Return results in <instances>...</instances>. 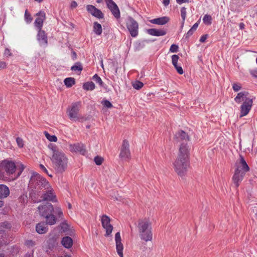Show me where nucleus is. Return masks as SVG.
<instances>
[{
    "label": "nucleus",
    "instance_id": "7ed1b4c3",
    "mask_svg": "<svg viewBox=\"0 0 257 257\" xmlns=\"http://www.w3.org/2000/svg\"><path fill=\"white\" fill-rule=\"evenodd\" d=\"M49 183L46 180L39 174L33 173L31 177L28 188L30 190V196L32 199H37V196H40V193L44 189L49 187Z\"/></svg>",
    "mask_w": 257,
    "mask_h": 257
},
{
    "label": "nucleus",
    "instance_id": "bf43d9fd",
    "mask_svg": "<svg viewBox=\"0 0 257 257\" xmlns=\"http://www.w3.org/2000/svg\"><path fill=\"white\" fill-rule=\"evenodd\" d=\"M198 23H195L192 27L191 28V30H192L194 32L197 29V27H198Z\"/></svg>",
    "mask_w": 257,
    "mask_h": 257
},
{
    "label": "nucleus",
    "instance_id": "9b49d317",
    "mask_svg": "<svg viewBox=\"0 0 257 257\" xmlns=\"http://www.w3.org/2000/svg\"><path fill=\"white\" fill-rule=\"evenodd\" d=\"M130 145L128 141L124 140L123 141L119 154V157L123 160L129 159L131 156L130 151Z\"/></svg>",
    "mask_w": 257,
    "mask_h": 257
},
{
    "label": "nucleus",
    "instance_id": "473e14b6",
    "mask_svg": "<svg viewBox=\"0 0 257 257\" xmlns=\"http://www.w3.org/2000/svg\"><path fill=\"white\" fill-rule=\"evenodd\" d=\"M19 202L22 205H25L28 202V197L26 194H23L19 198Z\"/></svg>",
    "mask_w": 257,
    "mask_h": 257
},
{
    "label": "nucleus",
    "instance_id": "8fccbe9b",
    "mask_svg": "<svg viewBox=\"0 0 257 257\" xmlns=\"http://www.w3.org/2000/svg\"><path fill=\"white\" fill-rule=\"evenodd\" d=\"M179 59V56L177 55H173L172 56V61L173 63H177Z\"/></svg>",
    "mask_w": 257,
    "mask_h": 257
},
{
    "label": "nucleus",
    "instance_id": "bb28decb",
    "mask_svg": "<svg viewBox=\"0 0 257 257\" xmlns=\"http://www.w3.org/2000/svg\"><path fill=\"white\" fill-rule=\"evenodd\" d=\"M25 168V166L21 163H17L16 164V170L17 169L18 172L16 175H14L15 180L17 179L22 174L24 169Z\"/></svg>",
    "mask_w": 257,
    "mask_h": 257
},
{
    "label": "nucleus",
    "instance_id": "79ce46f5",
    "mask_svg": "<svg viewBox=\"0 0 257 257\" xmlns=\"http://www.w3.org/2000/svg\"><path fill=\"white\" fill-rule=\"evenodd\" d=\"M232 89L235 92H237L241 89V85L238 83H234L232 84Z\"/></svg>",
    "mask_w": 257,
    "mask_h": 257
},
{
    "label": "nucleus",
    "instance_id": "de8ad7c7",
    "mask_svg": "<svg viewBox=\"0 0 257 257\" xmlns=\"http://www.w3.org/2000/svg\"><path fill=\"white\" fill-rule=\"evenodd\" d=\"M178 50V46L175 44H172L170 48V51L173 53H176Z\"/></svg>",
    "mask_w": 257,
    "mask_h": 257
},
{
    "label": "nucleus",
    "instance_id": "603ef678",
    "mask_svg": "<svg viewBox=\"0 0 257 257\" xmlns=\"http://www.w3.org/2000/svg\"><path fill=\"white\" fill-rule=\"evenodd\" d=\"M1 226L3 227L7 228V229L10 228L11 227V224L8 222H5L2 223Z\"/></svg>",
    "mask_w": 257,
    "mask_h": 257
},
{
    "label": "nucleus",
    "instance_id": "e433bc0d",
    "mask_svg": "<svg viewBox=\"0 0 257 257\" xmlns=\"http://www.w3.org/2000/svg\"><path fill=\"white\" fill-rule=\"evenodd\" d=\"M133 87L136 89H140L144 85V84L140 81H136L132 83Z\"/></svg>",
    "mask_w": 257,
    "mask_h": 257
},
{
    "label": "nucleus",
    "instance_id": "774afa93",
    "mask_svg": "<svg viewBox=\"0 0 257 257\" xmlns=\"http://www.w3.org/2000/svg\"><path fill=\"white\" fill-rule=\"evenodd\" d=\"M243 26H244V25L242 23L240 24V28L241 29H242L243 28Z\"/></svg>",
    "mask_w": 257,
    "mask_h": 257
},
{
    "label": "nucleus",
    "instance_id": "a211bd4d",
    "mask_svg": "<svg viewBox=\"0 0 257 257\" xmlns=\"http://www.w3.org/2000/svg\"><path fill=\"white\" fill-rule=\"evenodd\" d=\"M86 9L93 16L98 19H102L103 18V14L101 11L96 9L94 6L88 5L86 6Z\"/></svg>",
    "mask_w": 257,
    "mask_h": 257
},
{
    "label": "nucleus",
    "instance_id": "4be33fe9",
    "mask_svg": "<svg viewBox=\"0 0 257 257\" xmlns=\"http://www.w3.org/2000/svg\"><path fill=\"white\" fill-rule=\"evenodd\" d=\"M170 19L168 17H162L150 20L152 24L159 25H164L169 21Z\"/></svg>",
    "mask_w": 257,
    "mask_h": 257
},
{
    "label": "nucleus",
    "instance_id": "b1692460",
    "mask_svg": "<svg viewBox=\"0 0 257 257\" xmlns=\"http://www.w3.org/2000/svg\"><path fill=\"white\" fill-rule=\"evenodd\" d=\"M36 230L38 233L44 234L47 232L48 228L47 224L44 222H41L37 224Z\"/></svg>",
    "mask_w": 257,
    "mask_h": 257
},
{
    "label": "nucleus",
    "instance_id": "6e6d98bb",
    "mask_svg": "<svg viewBox=\"0 0 257 257\" xmlns=\"http://www.w3.org/2000/svg\"><path fill=\"white\" fill-rule=\"evenodd\" d=\"M194 33V31L191 30V29L188 31V32L187 33V34L185 35L186 38H187L191 36L193 33Z\"/></svg>",
    "mask_w": 257,
    "mask_h": 257
},
{
    "label": "nucleus",
    "instance_id": "ddd939ff",
    "mask_svg": "<svg viewBox=\"0 0 257 257\" xmlns=\"http://www.w3.org/2000/svg\"><path fill=\"white\" fill-rule=\"evenodd\" d=\"M38 210L40 215L45 217L50 214H51L54 208L53 205L51 203H46L43 205L39 206Z\"/></svg>",
    "mask_w": 257,
    "mask_h": 257
},
{
    "label": "nucleus",
    "instance_id": "338daca9",
    "mask_svg": "<svg viewBox=\"0 0 257 257\" xmlns=\"http://www.w3.org/2000/svg\"><path fill=\"white\" fill-rule=\"evenodd\" d=\"M172 64L173 65V66H174V67L175 68H176V67H177L178 66L177 65V63H173Z\"/></svg>",
    "mask_w": 257,
    "mask_h": 257
},
{
    "label": "nucleus",
    "instance_id": "423d86ee",
    "mask_svg": "<svg viewBox=\"0 0 257 257\" xmlns=\"http://www.w3.org/2000/svg\"><path fill=\"white\" fill-rule=\"evenodd\" d=\"M80 108V103L75 102L67 109L68 115L71 120L77 121L82 118L79 113Z\"/></svg>",
    "mask_w": 257,
    "mask_h": 257
},
{
    "label": "nucleus",
    "instance_id": "e2e57ef3",
    "mask_svg": "<svg viewBox=\"0 0 257 257\" xmlns=\"http://www.w3.org/2000/svg\"><path fill=\"white\" fill-rule=\"evenodd\" d=\"M40 166L41 169L43 171H44L45 173L48 174L47 170L46 169V168L43 165H40Z\"/></svg>",
    "mask_w": 257,
    "mask_h": 257
},
{
    "label": "nucleus",
    "instance_id": "c756f323",
    "mask_svg": "<svg viewBox=\"0 0 257 257\" xmlns=\"http://www.w3.org/2000/svg\"><path fill=\"white\" fill-rule=\"evenodd\" d=\"M95 86L93 82H88L85 83L83 85V88L86 90H93L95 89Z\"/></svg>",
    "mask_w": 257,
    "mask_h": 257
},
{
    "label": "nucleus",
    "instance_id": "052dcab7",
    "mask_svg": "<svg viewBox=\"0 0 257 257\" xmlns=\"http://www.w3.org/2000/svg\"><path fill=\"white\" fill-rule=\"evenodd\" d=\"M170 3V0H163V3L165 6H167Z\"/></svg>",
    "mask_w": 257,
    "mask_h": 257
},
{
    "label": "nucleus",
    "instance_id": "5fc2aeb1",
    "mask_svg": "<svg viewBox=\"0 0 257 257\" xmlns=\"http://www.w3.org/2000/svg\"><path fill=\"white\" fill-rule=\"evenodd\" d=\"M207 37H208V35H202L200 39V42H204L205 41V40H206V39L207 38Z\"/></svg>",
    "mask_w": 257,
    "mask_h": 257
},
{
    "label": "nucleus",
    "instance_id": "09e8293b",
    "mask_svg": "<svg viewBox=\"0 0 257 257\" xmlns=\"http://www.w3.org/2000/svg\"><path fill=\"white\" fill-rule=\"evenodd\" d=\"M25 244L28 247H32L36 244L35 242L33 241L32 240H27L25 242Z\"/></svg>",
    "mask_w": 257,
    "mask_h": 257
},
{
    "label": "nucleus",
    "instance_id": "aec40b11",
    "mask_svg": "<svg viewBox=\"0 0 257 257\" xmlns=\"http://www.w3.org/2000/svg\"><path fill=\"white\" fill-rule=\"evenodd\" d=\"M37 40L39 41L40 45L46 46L47 45V36L44 31L42 30H38V33L37 34Z\"/></svg>",
    "mask_w": 257,
    "mask_h": 257
},
{
    "label": "nucleus",
    "instance_id": "4d7b16f0",
    "mask_svg": "<svg viewBox=\"0 0 257 257\" xmlns=\"http://www.w3.org/2000/svg\"><path fill=\"white\" fill-rule=\"evenodd\" d=\"M7 64L4 61H0V68L4 69L6 67Z\"/></svg>",
    "mask_w": 257,
    "mask_h": 257
},
{
    "label": "nucleus",
    "instance_id": "0e129e2a",
    "mask_svg": "<svg viewBox=\"0 0 257 257\" xmlns=\"http://www.w3.org/2000/svg\"><path fill=\"white\" fill-rule=\"evenodd\" d=\"M250 73H251V75H252L253 76H254L255 77H257V71L252 70L250 71Z\"/></svg>",
    "mask_w": 257,
    "mask_h": 257
},
{
    "label": "nucleus",
    "instance_id": "680f3d73",
    "mask_svg": "<svg viewBox=\"0 0 257 257\" xmlns=\"http://www.w3.org/2000/svg\"><path fill=\"white\" fill-rule=\"evenodd\" d=\"M178 4H181L184 3L188 2L189 0H176Z\"/></svg>",
    "mask_w": 257,
    "mask_h": 257
},
{
    "label": "nucleus",
    "instance_id": "20e7f679",
    "mask_svg": "<svg viewBox=\"0 0 257 257\" xmlns=\"http://www.w3.org/2000/svg\"><path fill=\"white\" fill-rule=\"evenodd\" d=\"M16 164L11 160H4L0 162V179L4 181L15 180Z\"/></svg>",
    "mask_w": 257,
    "mask_h": 257
},
{
    "label": "nucleus",
    "instance_id": "69168bd1",
    "mask_svg": "<svg viewBox=\"0 0 257 257\" xmlns=\"http://www.w3.org/2000/svg\"><path fill=\"white\" fill-rule=\"evenodd\" d=\"M4 199V198H1L0 197V207H2L4 205V201L3 199Z\"/></svg>",
    "mask_w": 257,
    "mask_h": 257
},
{
    "label": "nucleus",
    "instance_id": "dca6fc26",
    "mask_svg": "<svg viewBox=\"0 0 257 257\" xmlns=\"http://www.w3.org/2000/svg\"><path fill=\"white\" fill-rule=\"evenodd\" d=\"M245 173L244 172L239 171L238 169L235 170L232 180L236 187H238L239 183L242 181Z\"/></svg>",
    "mask_w": 257,
    "mask_h": 257
},
{
    "label": "nucleus",
    "instance_id": "13d9d810",
    "mask_svg": "<svg viewBox=\"0 0 257 257\" xmlns=\"http://www.w3.org/2000/svg\"><path fill=\"white\" fill-rule=\"evenodd\" d=\"M77 4L75 1H72L71 3V8L73 9L76 8Z\"/></svg>",
    "mask_w": 257,
    "mask_h": 257
},
{
    "label": "nucleus",
    "instance_id": "37998d69",
    "mask_svg": "<svg viewBox=\"0 0 257 257\" xmlns=\"http://www.w3.org/2000/svg\"><path fill=\"white\" fill-rule=\"evenodd\" d=\"M101 104L106 108H111L112 107V105L111 102L107 100H103L101 101Z\"/></svg>",
    "mask_w": 257,
    "mask_h": 257
},
{
    "label": "nucleus",
    "instance_id": "2f4dec72",
    "mask_svg": "<svg viewBox=\"0 0 257 257\" xmlns=\"http://www.w3.org/2000/svg\"><path fill=\"white\" fill-rule=\"evenodd\" d=\"M181 12V16L182 18V22H181V28H183L184 25L186 17V9L185 7H182L180 10Z\"/></svg>",
    "mask_w": 257,
    "mask_h": 257
},
{
    "label": "nucleus",
    "instance_id": "c9c22d12",
    "mask_svg": "<svg viewBox=\"0 0 257 257\" xmlns=\"http://www.w3.org/2000/svg\"><path fill=\"white\" fill-rule=\"evenodd\" d=\"M110 11L115 18L118 19L120 17V12L117 6L111 9Z\"/></svg>",
    "mask_w": 257,
    "mask_h": 257
},
{
    "label": "nucleus",
    "instance_id": "39448f33",
    "mask_svg": "<svg viewBox=\"0 0 257 257\" xmlns=\"http://www.w3.org/2000/svg\"><path fill=\"white\" fill-rule=\"evenodd\" d=\"M139 236L141 239L149 241L153 239L151 223L148 218L140 219L138 225Z\"/></svg>",
    "mask_w": 257,
    "mask_h": 257
},
{
    "label": "nucleus",
    "instance_id": "a19ab883",
    "mask_svg": "<svg viewBox=\"0 0 257 257\" xmlns=\"http://www.w3.org/2000/svg\"><path fill=\"white\" fill-rule=\"evenodd\" d=\"M108 8L111 10L117 6L112 0H106Z\"/></svg>",
    "mask_w": 257,
    "mask_h": 257
},
{
    "label": "nucleus",
    "instance_id": "9d476101",
    "mask_svg": "<svg viewBox=\"0 0 257 257\" xmlns=\"http://www.w3.org/2000/svg\"><path fill=\"white\" fill-rule=\"evenodd\" d=\"M102 225L105 229L106 236H109L112 232L113 226L110 224V218L106 215H103L101 219Z\"/></svg>",
    "mask_w": 257,
    "mask_h": 257
},
{
    "label": "nucleus",
    "instance_id": "49530a36",
    "mask_svg": "<svg viewBox=\"0 0 257 257\" xmlns=\"http://www.w3.org/2000/svg\"><path fill=\"white\" fill-rule=\"evenodd\" d=\"M16 142H17L18 146L20 148L23 147L24 144V141L22 139H21V138L18 137L16 139Z\"/></svg>",
    "mask_w": 257,
    "mask_h": 257
},
{
    "label": "nucleus",
    "instance_id": "6e6552de",
    "mask_svg": "<svg viewBox=\"0 0 257 257\" xmlns=\"http://www.w3.org/2000/svg\"><path fill=\"white\" fill-rule=\"evenodd\" d=\"M40 194V196H37V198L40 197L43 200L51 201L52 202L57 201L56 195L54 194L53 190L50 184H49V187L42 191Z\"/></svg>",
    "mask_w": 257,
    "mask_h": 257
},
{
    "label": "nucleus",
    "instance_id": "a18cd8bd",
    "mask_svg": "<svg viewBox=\"0 0 257 257\" xmlns=\"http://www.w3.org/2000/svg\"><path fill=\"white\" fill-rule=\"evenodd\" d=\"M55 212L56 214H57L58 215V216L59 218H63V214L62 210L61 208H56L55 209Z\"/></svg>",
    "mask_w": 257,
    "mask_h": 257
},
{
    "label": "nucleus",
    "instance_id": "6ab92c4d",
    "mask_svg": "<svg viewBox=\"0 0 257 257\" xmlns=\"http://www.w3.org/2000/svg\"><path fill=\"white\" fill-rule=\"evenodd\" d=\"M69 149L71 152H79L82 155H85L86 152L85 146L80 143L70 145Z\"/></svg>",
    "mask_w": 257,
    "mask_h": 257
},
{
    "label": "nucleus",
    "instance_id": "3c124183",
    "mask_svg": "<svg viewBox=\"0 0 257 257\" xmlns=\"http://www.w3.org/2000/svg\"><path fill=\"white\" fill-rule=\"evenodd\" d=\"M5 56L7 57L11 56L12 55V53L11 52V50L8 48H6L4 52Z\"/></svg>",
    "mask_w": 257,
    "mask_h": 257
},
{
    "label": "nucleus",
    "instance_id": "5701e85b",
    "mask_svg": "<svg viewBox=\"0 0 257 257\" xmlns=\"http://www.w3.org/2000/svg\"><path fill=\"white\" fill-rule=\"evenodd\" d=\"M248 92L247 91H242L238 93L237 96L234 98V101L237 103H240L241 101H245L246 98H249L247 97Z\"/></svg>",
    "mask_w": 257,
    "mask_h": 257
},
{
    "label": "nucleus",
    "instance_id": "4468645a",
    "mask_svg": "<svg viewBox=\"0 0 257 257\" xmlns=\"http://www.w3.org/2000/svg\"><path fill=\"white\" fill-rule=\"evenodd\" d=\"M235 165V170L238 169L239 171L244 172V173H246L249 170V168L248 165L246 163L243 157L241 155H240L239 160L236 162Z\"/></svg>",
    "mask_w": 257,
    "mask_h": 257
},
{
    "label": "nucleus",
    "instance_id": "412c9836",
    "mask_svg": "<svg viewBox=\"0 0 257 257\" xmlns=\"http://www.w3.org/2000/svg\"><path fill=\"white\" fill-rule=\"evenodd\" d=\"M148 33L152 36H162L166 34V30L164 29H150L147 30Z\"/></svg>",
    "mask_w": 257,
    "mask_h": 257
},
{
    "label": "nucleus",
    "instance_id": "58836bf2",
    "mask_svg": "<svg viewBox=\"0 0 257 257\" xmlns=\"http://www.w3.org/2000/svg\"><path fill=\"white\" fill-rule=\"evenodd\" d=\"M71 69L72 71H81L82 70V67L80 63H77L74 65L72 66L71 67Z\"/></svg>",
    "mask_w": 257,
    "mask_h": 257
},
{
    "label": "nucleus",
    "instance_id": "864d4df0",
    "mask_svg": "<svg viewBox=\"0 0 257 257\" xmlns=\"http://www.w3.org/2000/svg\"><path fill=\"white\" fill-rule=\"evenodd\" d=\"M175 69L179 74H182L183 73V69L181 66H178Z\"/></svg>",
    "mask_w": 257,
    "mask_h": 257
},
{
    "label": "nucleus",
    "instance_id": "f3484780",
    "mask_svg": "<svg viewBox=\"0 0 257 257\" xmlns=\"http://www.w3.org/2000/svg\"><path fill=\"white\" fill-rule=\"evenodd\" d=\"M37 16H39L35 21L34 24L35 27L38 30H42L44 21L45 19L46 14L44 12L40 11L37 14Z\"/></svg>",
    "mask_w": 257,
    "mask_h": 257
},
{
    "label": "nucleus",
    "instance_id": "f03ea898",
    "mask_svg": "<svg viewBox=\"0 0 257 257\" xmlns=\"http://www.w3.org/2000/svg\"><path fill=\"white\" fill-rule=\"evenodd\" d=\"M48 148L52 155L51 160L54 168L58 173H63L67 169L68 166V159L66 156L54 144H49Z\"/></svg>",
    "mask_w": 257,
    "mask_h": 257
},
{
    "label": "nucleus",
    "instance_id": "c03bdc74",
    "mask_svg": "<svg viewBox=\"0 0 257 257\" xmlns=\"http://www.w3.org/2000/svg\"><path fill=\"white\" fill-rule=\"evenodd\" d=\"M94 161L95 164L97 165H100L103 161V159L99 156H96L94 158Z\"/></svg>",
    "mask_w": 257,
    "mask_h": 257
},
{
    "label": "nucleus",
    "instance_id": "f8f14e48",
    "mask_svg": "<svg viewBox=\"0 0 257 257\" xmlns=\"http://www.w3.org/2000/svg\"><path fill=\"white\" fill-rule=\"evenodd\" d=\"M174 139L176 142L180 143V146L182 144H186L187 146L188 147V149H189L187 142L189 141V138L188 136L185 132L183 131H179L175 135Z\"/></svg>",
    "mask_w": 257,
    "mask_h": 257
},
{
    "label": "nucleus",
    "instance_id": "7c9ffc66",
    "mask_svg": "<svg viewBox=\"0 0 257 257\" xmlns=\"http://www.w3.org/2000/svg\"><path fill=\"white\" fill-rule=\"evenodd\" d=\"M64 82L67 87H71L75 84V81L74 78L68 77L65 79Z\"/></svg>",
    "mask_w": 257,
    "mask_h": 257
},
{
    "label": "nucleus",
    "instance_id": "4c0bfd02",
    "mask_svg": "<svg viewBox=\"0 0 257 257\" xmlns=\"http://www.w3.org/2000/svg\"><path fill=\"white\" fill-rule=\"evenodd\" d=\"M92 79L94 81L98 83L100 86H103V82L101 78L97 74H95L93 76Z\"/></svg>",
    "mask_w": 257,
    "mask_h": 257
},
{
    "label": "nucleus",
    "instance_id": "f704fd0d",
    "mask_svg": "<svg viewBox=\"0 0 257 257\" xmlns=\"http://www.w3.org/2000/svg\"><path fill=\"white\" fill-rule=\"evenodd\" d=\"M203 21L206 25H210L212 23V18L211 16L205 15L203 18Z\"/></svg>",
    "mask_w": 257,
    "mask_h": 257
},
{
    "label": "nucleus",
    "instance_id": "0eeeda50",
    "mask_svg": "<svg viewBox=\"0 0 257 257\" xmlns=\"http://www.w3.org/2000/svg\"><path fill=\"white\" fill-rule=\"evenodd\" d=\"M126 25L132 37H136L138 35L139 25L133 18L129 17L127 19Z\"/></svg>",
    "mask_w": 257,
    "mask_h": 257
},
{
    "label": "nucleus",
    "instance_id": "72a5a7b5",
    "mask_svg": "<svg viewBox=\"0 0 257 257\" xmlns=\"http://www.w3.org/2000/svg\"><path fill=\"white\" fill-rule=\"evenodd\" d=\"M44 134L46 138L50 142H56L57 138L55 135H50L48 132H45Z\"/></svg>",
    "mask_w": 257,
    "mask_h": 257
},
{
    "label": "nucleus",
    "instance_id": "cd10ccee",
    "mask_svg": "<svg viewBox=\"0 0 257 257\" xmlns=\"http://www.w3.org/2000/svg\"><path fill=\"white\" fill-rule=\"evenodd\" d=\"M46 219L47 224L49 225H53L56 222V218L55 216L51 214L45 216Z\"/></svg>",
    "mask_w": 257,
    "mask_h": 257
},
{
    "label": "nucleus",
    "instance_id": "f257e3e1",
    "mask_svg": "<svg viewBox=\"0 0 257 257\" xmlns=\"http://www.w3.org/2000/svg\"><path fill=\"white\" fill-rule=\"evenodd\" d=\"M189 151L186 144H182L179 147L178 156L174 163V168L180 177L185 176L189 167Z\"/></svg>",
    "mask_w": 257,
    "mask_h": 257
},
{
    "label": "nucleus",
    "instance_id": "393cba45",
    "mask_svg": "<svg viewBox=\"0 0 257 257\" xmlns=\"http://www.w3.org/2000/svg\"><path fill=\"white\" fill-rule=\"evenodd\" d=\"M10 195V189L6 185H0V197L6 198Z\"/></svg>",
    "mask_w": 257,
    "mask_h": 257
},
{
    "label": "nucleus",
    "instance_id": "a878e982",
    "mask_svg": "<svg viewBox=\"0 0 257 257\" xmlns=\"http://www.w3.org/2000/svg\"><path fill=\"white\" fill-rule=\"evenodd\" d=\"M61 243L65 248H69L73 245V240L69 236H65L62 238Z\"/></svg>",
    "mask_w": 257,
    "mask_h": 257
},
{
    "label": "nucleus",
    "instance_id": "2eb2a0df",
    "mask_svg": "<svg viewBox=\"0 0 257 257\" xmlns=\"http://www.w3.org/2000/svg\"><path fill=\"white\" fill-rule=\"evenodd\" d=\"M115 241L116 244V249L118 255L120 257H123V246L121 243V238L119 232L115 235Z\"/></svg>",
    "mask_w": 257,
    "mask_h": 257
},
{
    "label": "nucleus",
    "instance_id": "1a4fd4ad",
    "mask_svg": "<svg viewBox=\"0 0 257 257\" xmlns=\"http://www.w3.org/2000/svg\"><path fill=\"white\" fill-rule=\"evenodd\" d=\"M252 99L246 98L240 106V117L246 115L251 109L252 105Z\"/></svg>",
    "mask_w": 257,
    "mask_h": 257
},
{
    "label": "nucleus",
    "instance_id": "c85d7f7f",
    "mask_svg": "<svg viewBox=\"0 0 257 257\" xmlns=\"http://www.w3.org/2000/svg\"><path fill=\"white\" fill-rule=\"evenodd\" d=\"M93 31L97 35H100L102 33L101 25L97 22L94 23Z\"/></svg>",
    "mask_w": 257,
    "mask_h": 257
},
{
    "label": "nucleus",
    "instance_id": "ea45409f",
    "mask_svg": "<svg viewBox=\"0 0 257 257\" xmlns=\"http://www.w3.org/2000/svg\"><path fill=\"white\" fill-rule=\"evenodd\" d=\"M25 20L27 23H30L32 21V18L28 12L27 10H26L25 13Z\"/></svg>",
    "mask_w": 257,
    "mask_h": 257
}]
</instances>
